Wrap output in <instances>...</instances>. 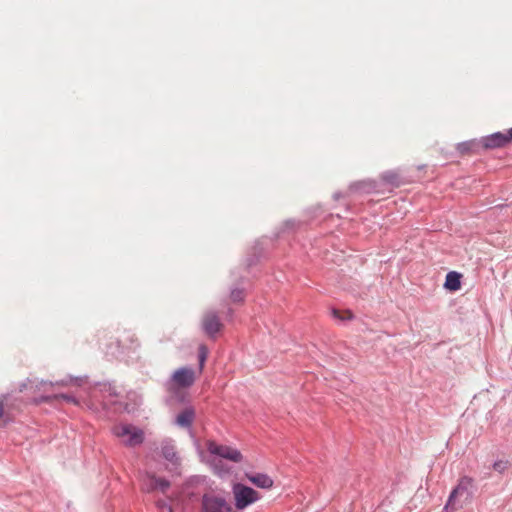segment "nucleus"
I'll return each instance as SVG.
<instances>
[{"label":"nucleus","mask_w":512,"mask_h":512,"mask_svg":"<svg viewBox=\"0 0 512 512\" xmlns=\"http://www.w3.org/2000/svg\"><path fill=\"white\" fill-rule=\"evenodd\" d=\"M208 349L205 345H200L198 348V360H199V369L203 370L205 361L207 359Z\"/></svg>","instance_id":"a211bd4d"},{"label":"nucleus","mask_w":512,"mask_h":512,"mask_svg":"<svg viewBox=\"0 0 512 512\" xmlns=\"http://www.w3.org/2000/svg\"><path fill=\"white\" fill-rule=\"evenodd\" d=\"M230 298L233 302H242L244 300L243 289L235 288L230 293Z\"/></svg>","instance_id":"6ab92c4d"},{"label":"nucleus","mask_w":512,"mask_h":512,"mask_svg":"<svg viewBox=\"0 0 512 512\" xmlns=\"http://www.w3.org/2000/svg\"><path fill=\"white\" fill-rule=\"evenodd\" d=\"M374 188L375 186L371 182L366 181L355 182L350 185V189L353 191L370 192Z\"/></svg>","instance_id":"2eb2a0df"},{"label":"nucleus","mask_w":512,"mask_h":512,"mask_svg":"<svg viewBox=\"0 0 512 512\" xmlns=\"http://www.w3.org/2000/svg\"><path fill=\"white\" fill-rule=\"evenodd\" d=\"M25 387H26V385H25V384H23V385L21 386V388H20V391H23V389H24Z\"/></svg>","instance_id":"c85d7f7f"},{"label":"nucleus","mask_w":512,"mask_h":512,"mask_svg":"<svg viewBox=\"0 0 512 512\" xmlns=\"http://www.w3.org/2000/svg\"><path fill=\"white\" fill-rule=\"evenodd\" d=\"M297 225V222L295 220H287L285 223H284V226L286 229H294Z\"/></svg>","instance_id":"a878e982"},{"label":"nucleus","mask_w":512,"mask_h":512,"mask_svg":"<svg viewBox=\"0 0 512 512\" xmlns=\"http://www.w3.org/2000/svg\"><path fill=\"white\" fill-rule=\"evenodd\" d=\"M381 180L393 187H399L402 184L401 177L398 172L389 170L381 174Z\"/></svg>","instance_id":"4468645a"},{"label":"nucleus","mask_w":512,"mask_h":512,"mask_svg":"<svg viewBox=\"0 0 512 512\" xmlns=\"http://www.w3.org/2000/svg\"><path fill=\"white\" fill-rule=\"evenodd\" d=\"M201 511L233 512V508L224 497L213 493H205L201 497Z\"/></svg>","instance_id":"7ed1b4c3"},{"label":"nucleus","mask_w":512,"mask_h":512,"mask_svg":"<svg viewBox=\"0 0 512 512\" xmlns=\"http://www.w3.org/2000/svg\"><path fill=\"white\" fill-rule=\"evenodd\" d=\"M444 287L450 291H457L461 287V274L456 271H450L446 275Z\"/></svg>","instance_id":"ddd939ff"},{"label":"nucleus","mask_w":512,"mask_h":512,"mask_svg":"<svg viewBox=\"0 0 512 512\" xmlns=\"http://www.w3.org/2000/svg\"><path fill=\"white\" fill-rule=\"evenodd\" d=\"M171 382L175 383L178 387L188 388L195 382V373L192 368L181 367L176 370L172 377Z\"/></svg>","instance_id":"6e6552de"},{"label":"nucleus","mask_w":512,"mask_h":512,"mask_svg":"<svg viewBox=\"0 0 512 512\" xmlns=\"http://www.w3.org/2000/svg\"><path fill=\"white\" fill-rule=\"evenodd\" d=\"M154 475H148L147 480L144 483V490L148 493L157 490L156 484L153 482Z\"/></svg>","instance_id":"412c9836"},{"label":"nucleus","mask_w":512,"mask_h":512,"mask_svg":"<svg viewBox=\"0 0 512 512\" xmlns=\"http://www.w3.org/2000/svg\"><path fill=\"white\" fill-rule=\"evenodd\" d=\"M473 484V478L469 476L461 477L456 487L451 491L444 509L453 512L461 508L463 503L470 502L473 497Z\"/></svg>","instance_id":"f257e3e1"},{"label":"nucleus","mask_w":512,"mask_h":512,"mask_svg":"<svg viewBox=\"0 0 512 512\" xmlns=\"http://www.w3.org/2000/svg\"><path fill=\"white\" fill-rule=\"evenodd\" d=\"M156 505L160 512H173L172 506L165 500H158Z\"/></svg>","instance_id":"4be33fe9"},{"label":"nucleus","mask_w":512,"mask_h":512,"mask_svg":"<svg viewBox=\"0 0 512 512\" xmlns=\"http://www.w3.org/2000/svg\"><path fill=\"white\" fill-rule=\"evenodd\" d=\"M335 200H338L341 197V193L337 192L333 195Z\"/></svg>","instance_id":"bb28decb"},{"label":"nucleus","mask_w":512,"mask_h":512,"mask_svg":"<svg viewBox=\"0 0 512 512\" xmlns=\"http://www.w3.org/2000/svg\"><path fill=\"white\" fill-rule=\"evenodd\" d=\"M114 434L117 437L129 436L125 441V445L128 447H135L141 445L144 442V432L142 429L133 427L132 425L124 424L116 426L114 428Z\"/></svg>","instance_id":"39448f33"},{"label":"nucleus","mask_w":512,"mask_h":512,"mask_svg":"<svg viewBox=\"0 0 512 512\" xmlns=\"http://www.w3.org/2000/svg\"><path fill=\"white\" fill-rule=\"evenodd\" d=\"M512 141V127L506 132H495L481 137L483 151L506 147Z\"/></svg>","instance_id":"20e7f679"},{"label":"nucleus","mask_w":512,"mask_h":512,"mask_svg":"<svg viewBox=\"0 0 512 512\" xmlns=\"http://www.w3.org/2000/svg\"><path fill=\"white\" fill-rule=\"evenodd\" d=\"M54 397L61 398L68 403L78 404L77 399L73 395H70V394H59V395H55Z\"/></svg>","instance_id":"5701e85b"},{"label":"nucleus","mask_w":512,"mask_h":512,"mask_svg":"<svg viewBox=\"0 0 512 512\" xmlns=\"http://www.w3.org/2000/svg\"><path fill=\"white\" fill-rule=\"evenodd\" d=\"M207 450L212 455H217L221 458L230 460L235 463H239L243 459V456L239 450L232 448L230 446L219 445L214 441L208 442Z\"/></svg>","instance_id":"423d86ee"},{"label":"nucleus","mask_w":512,"mask_h":512,"mask_svg":"<svg viewBox=\"0 0 512 512\" xmlns=\"http://www.w3.org/2000/svg\"><path fill=\"white\" fill-rule=\"evenodd\" d=\"M82 380L80 378H72L69 377L68 379H62L60 381H57L56 384L60 386H67L69 384H75V385H81Z\"/></svg>","instance_id":"aec40b11"},{"label":"nucleus","mask_w":512,"mask_h":512,"mask_svg":"<svg viewBox=\"0 0 512 512\" xmlns=\"http://www.w3.org/2000/svg\"><path fill=\"white\" fill-rule=\"evenodd\" d=\"M232 492L235 498V506L243 510L259 499V494L253 488L241 483L233 485Z\"/></svg>","instance_id":"f03ea898"},{"label":"nucleus","mask_w":512,"mask_h":512,"mask_svg":"<svg viewBox=\"0 0 512 512\" xmlns=\"http://www.w3.org/2000/svg\"><path fill=\"white\" fill-rule=\"evenodd\" d=\"M153 482L156 484L157 490L161 491L162 493H166V491L171 486L169 480L157 476H153Z\"/></svg>","instance_id":"dca6fc26"},{"label":"nucleus","mask_w":512,"mask_h":512,"mask_svg":"<svg viewBox=\"0 0 512 512\" xmlns=\"http://www.w3.org/2000/svg\"><path fill=\"white\" fill-rule=\"evenodd\" d=\"M196 412L192 406L185 407L175 418V424L182 428H191Z\"/></svg>","instance_id":"9d476101"},{"label":"nucleus","mask_w":512,"mask_h":512,"mask_svg":"<svg viewBox=\"0 0 512 512\" xmlns=\"http://www.w3.org/2000/svg\"><path fill=\"white\" fill-rule=\"evenodd\" d=\"M246 478L252 484H254L255 486L262 488V489H269L274 484L273 479L265 473H255V474L246 473Z\"/></svg>","instance_id":"f8f14e48"},{"label":"nucleus","mask_w":512,"mask_h":512,"mask_svg":"<svg viewBox=\"0 0 512 512\" xmlns=\"http://www.w3.org/2000/svg\"><path fill=\"white\" fill-rule=\"evenodd\" d=\"M49 400H50L49 396L42 397V401H44V402H48Z\"/></svg>","instance_id":"cd10ccee"},{"label":"nucleus","mask_w":512,"mask_h":512,"mask_svg":"<svg viewBox=\"0 0 512 512\" xmlns=\"http://www.w3.org/2000/svg\"><path fill=\"white\" fill-rule=\"evenodd\" d=\"M332 314L335 318L339 319V320H344V319H352L353 315L350 311L347 312V317L346 318H343L341 315H340V311L337 310V309H333L332 310Z\"/></svg>","instance_id":"b1692460"},{"label":"nucleus","mask_w":512,"mask_h":512,"mask_svg":"<svg viewBox=\"0 0 512 512\" xmlns=\"http://www.w3.org/2000/svg\"><path fill=\"white\" fill-rule=\"evenodd\" d=\"M161 454L171 464L175 466L180 464V458L172 440H165L162 442Z\"/></svg>","instance_id":"9b49d317"},{"label":"nucleus","mask_w":512,"mask_h":512,"mask_svg":"<svg viewBox=\"0 0 512 512\" xmlns=\"http://www.w3.org/2000/svg\"><path fill=\"white\" fill-rule=\"evenodd\" d=\"M6 401H7V395H2L0 397V419L4 415V404H5Z\"/></svg>","instance_id":"393cba45"},{"label":"nucleus","mask_w":512,"mask_h":512,"mask_svg":"<svg viewBox=\"0 0 512 512\" xmlns=\"http://www.w3.org/2000/svg\"><path fill=\"white\" fill-rule=\"evenodd\" d=\"M222 327L223 325L216 312L210 311L204 314L202 329L209 338H215Z\"/></svg>","instance_id":"0eeeda50"},{"label":"nucleus","mask_w":512,"mask_h":512,"mask_svg":"<svg viewBox=\"0 0 512 512\" xmlns=\"http://www.w3.org/2000/svg\"><path fill=\"white\" fill-rule=\"evenodd\" d=\"M456 150L461 155L480 154L481 152H483L481 138L471 139L468 141L458 143L456 146Z\"/></svg>","instance_id":"1a4fd4ad"},{"label":"nucleus","mask_w":512,"mask_h":512,"mask_svg":"<svg viewBox=\"0 0 512 512\" xmlns=\"http://www.w3.org/2000/svg\"><path fill=\"white\" fill-rule=\"evenodd\" d=\"M509 467L510 462L508 460H497L492 464L493 470L499 474H504Z\"/></svg>","instance_id":"f3484780"}]
</instances>
